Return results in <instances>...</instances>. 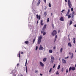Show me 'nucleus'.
I'll return each instance as SVG.
<instances>
[{"instance_id":"62","label":"nucleus","mask_w":76,"mask_h":76,"mask_svg":"<svg viewBox=\"0 0 76 76\" xmlns=\"http://www.w3.org/2000/svg\"><path fill=\"white\" fill-rule=\"evenodd\" d=\"M52 15H53V13H52L51 14V16H52Z\"/></svg>"},{"instance_id":"7","label":"nucleus","mask_w":76,"mask_h":76,"mask_svg":"<svg viewBox=\"0 0 76 76\" xmlns=\"http://www.w3.org/2000/svg\"><path fill=\"white\" fill-rule=\"evenodd\" d=\"M40 50H44V48L42 47V46L41 45H40V48H39Z\"/></svg>"},{"instance_id":"26","label":"nucleus","mask_w":76,"mask_h":76,"mask_svg":"<svg viewBox=\"0 0 76 76\" xmlns=\"http://www.w3.org/2000/svg\"><path fill=\"white\" fill-rule=\"evenodd\" d=\"M28 43H29V42L28 41H26L25 42V43L26 44H28Z\"/></svg>"},{"instance_id":"38","label":"nucleus","mask_w":76,"mask_h":76,"mask_svg":"<svg viewBox=\"0 0 76 76\" xmlns=\"http://www.w3.org/2000/svg\"><path fill=\"white\" fill-rule=\"evenodd\" d=\"M71 10L72 12H73V8H71Z\"/></svg>"},{"instance_id":"43","label":"nucleus","mask_w":76,"mask_h":76,"mask_svg":"<svg viewBox=\"0 0 76 76\" xmlns=\"http://www.w3.org/2000/svg\"><path fill=\"white\" fill-rule=\"evenodd\" d=\"M55 66H56V64H54V66H53V68H54L55 67Z\"/></svg>"},{"instance_id":"14","label":"nucleus","mask_w":76,"mask_h":76,"mask_svg":"<svg viewBox=\"0 0 76 76\" xmlns=\"http://www.w3.org/2000/svg\"><path fill=\"white\" fill-rule=\"evenodd\" d=\"M73 42L74 44H75V42H76V39H75V38H73Z\"/></svg>"},{"instance_id":"6","label":"nucleus","mask_w":76,"mask_h":76,"mask_svg":"<svg viewBox=\"0 0 76 76\" xmlns=\"http://www.w3.org/2000/svg\"><path fill=\"white\" fill-rule=\"evenodd\" d=\"M46 26H47V25L45 24V25H44L42 28V31H45V28H46Z\"/></svg>"},{"instance_id":"44","label":"nucleus","mask_w":76,"mask_h":76,"mask_svg":"<svg viewBox=\"0 0 76 76\" xmlns=\"http://www.w3.org/2000/svg\"><path fill=\"white\" fill-rule=\"evenodd\" d=\"M74 17V15L72 14V18H73V17Z\"/></svg>"},{"instance_id":"41","label":"nucleus","mask_w":76,"mask_h":76,"mask_svg":"<svg viewBox=\"0 0 76 76\" xmlns=\"http://www.w3.org/2000/svg\"><path fill=\"white\" fill-rule=\"evenodd\" d=\"M35 73H38V71L37 70H35Z\"/></svg>"},{"instance_id":"59","label":"nucleus","mask_w":76,"mask_h":76,"mask_svg":"<svg viewBox=\"0 0 76 76\" xmlns=\"http://www.w3.org/2000/svg\"><path fill=\"white\" fill-rule=\"evenodd\" d=\"M20 75H20V76H23V75H22V74H20Z\"/></svg>"},{"instance_id":"18","label":"nucleus","mask_w":76,"mask_h":76,"mask_svg":"<svg viewBox=\"0 0 76 76\" xmlns=\"http://www.w3.org/2000/svg\"><path fill=\"white\" fill-rule=\"evenodd\" d=\"M44 15L45 17L47 15V12H45L44 13Z\"/></svg>"},{"instance_id":"17","label":"nucleus","mask_w":76,"mask_h":76,"mask_svg":"<svg viewBox=\"0 0 76 76\" xmlns=\"http://www.w3.org/2000/svg\"><path fill=\"white\" fill-rule=\"evenodd\" d=\"M40 1H41V0H39L37 3V6H39V4H40Z\"/></svg>"},{"instance_id":"11","label":"nucleus","mask_w":76,"mask_h":76,"mask_svg":"<svg viewBox=\"0 0 76 76\" xmlns=\"http://www.w3.org/2000/svg\"><path fill=\"white\" fill-rule=\"evenodd\" d=\"M62 63L64 64H66V60H64V59H62Z\"/></svg>"},{"instance_id":"25","label":"nucleus","mask_w":76,"mask_h":76,"mask_svg":"<svg viewBox=\"0 0 76 76\" xmlns=\"http://www.w3.org/2000/svg\"><path fill=\"white\" fill-rule=\"evenodd\" d=\"M68 19H69L71 18V16H70L69 15H68Z\"/></svg>"},{"instance_id":"42","label":"nucleus","mask_w":76,"mask_h":76,"mask_svg":"<svg viewBox=\"0 0 76 76\" xmlns=\"http://www.w3.org/2000/svg\"><path fill=\"white\" fill-rule=\"evenodd\" d=\"M37 49H38V47L36 46V50H37Z\"/></svg>"},{"instance_id":"63","label":"nucleus","mask_w":76,"mask_h":76,"mask_svg":"<svg viewBox=\"0 0 76 76\" xmlns=\"http://www.w3.org/2000/svg\"><path fill=\"white\" fill-rule=\"evenodd\" d=\"M69 41H70V39L69 38Z\"/></svg>"},{"instance_id":"46","label":"nucleus","mask_w":76,"mask_h":76,"mask_svg":"<svg viewBox=\"0 0 76 76\" xmlns=\"http://www.w3.org/2000/svg\"><path fill=\"white\" fill-rule=\"evenodd\" d=\"M56 46L54 47L53 48V50H55V49H56Z\"/></svg>"},{"instance_id":"37","label":"nucleus","mask_w":76,"mask_h":76,"mask_svg":"<svg viewBox=\"0 0 76 76\" xmlns=\"http://www.w3.org/2000/svg\"><path fill=\"white\" fill-rule=\"evenodd\" d=\"M72 15H75V12L73 11L72 12Z\"/></svg>"},{"instance_id":"29","label":"nucleus","mask_w":76,"mask_h":76,"mask_svg":"<svg viewBox=\"0 0 76 76\" xmlns=\"http://www.w3.org/2000/svg\"><path fill=\"white\" fill-rule=\"evenodd\" d=\"M27 59H26V63H25V66H26V64H27Z\"/></svg>"},{"instance_id":"64","label":"nucleus","mask_w":76,"mask_h":76,"mask_svg":"<svg viewBox=\"0 0 76 76\" xmlns=\"http://www.w3.org/2000/svg\"><path fill=\"white\" fill-rule=\"evenodd\" d=\"M75 52L76 53V49L75 50Z\"/></svg>"},{"instance_id":"4","label":"nucleus","mask_w":76,"mask_h":76,"mask_svg":"<svg viewBox=\"0 0 76 76\" xmlns=\"http://www.w3.org/2000/svg\"><path fill=\"white\" fill-rule=\"evenodd\" d=\"M51 61H50V63L53 64L54 63V57L53 56H51Z\"/></svg>"},{"instance_id":"10","label":"nucleus","mask_w":76,"mask_h":76,"mask_svg":"<svg viewBox=\"0 0 76 76\" xmlns=\"http://www.w3.org/2000/svg\"><path fill=\"white\" fill-rule=\"evenodd\" d=\"M39 64H40V66H42V67H43V66H44V64H43L41 62H40Z\"/></svg>"},{"instance_id":"19","label":"nucleus","mask_w":76,"mask_h":76,"mask_svg":"<svg viewBox=\"0 0 76 76\" xmlns=\"http://www.w3.org/2000/svg\"><path fill=\"white\" fill-rule=\"evenodd\" d=\"M46 60H47V58H44L43 59V61H44V62H45V61H46Z\"/></svg>"},{"instance_id":"24","label":"nucleus","mask_w":76,"mask_h":76,"mask_svg":"<svg viewBox=\"0 0 76 76\" xmlns=\"http://www.w3.org/2000/svg\"><path fill=\"white\" fill-rule=\"evenodd\" d=\"M49 7H51V3H49Z\"/></svg>"},{"instance_id":"9","label":"nucleus","mask_w":76,"mask_h":76,"mask_svg":"<svg viewBox=\"0 0 76 76\" xmlns=\"http://www.w3.org/2000/svg\"><path fill=\"white\" fill-rule=\"evenodd\" d=\"M69 54H70V55H71V58H73V53H69Z\"/></svg>"},{"instance_id":"36","label":"nucleus","mask_w":76,"mask_h":76,"mask_svg":"<svg viewBox=\"0 0 76 76\" xmlns=\"http://www.w3.org/2000/svg\"><path fill=\"white\" fill-rule=\"evenodd\" d=\"M50 20V19H49V18H48L47 19V22H48Z\"/></svg>"},{"instance_id":"15","label":"nucleus","mask_w":76,"mask_h":76,"mask_svg":"<svg viewBox=\"0 0 76 76\" xmlns=\"http://www.w3.org/2000/svg\"><path fill=\"white\" fill-rule=\"evenodd\" d=\"M28 26L29 27V28H30L31 29H32V28H33V26H31V25H28Z\"/></svg>"},{"instance_id":"22","label":"nucleus","mask_w":76,"mask_h":76,"mask_svg":"<svg viewBox=\"0 0 76 76\" xmlns=\"http://www.w3.org/2000/svg\"><path fill=\"white\" fill-rule=\"evenodd\" d=\"M43 22V21L42 20L41 21L40 23L41 25H43V24H44L43 23H42V22Z\"/></svg>"},{"instance_id":"32","label":"nucleus","mask_w":76,"mask_h":76,"mask_svg":"<svg viewBox=\"0 0 76 76\" xmlns=\"http://www.w3.org/2000/svg\"><path fill=\"white\" fill-rule=\"evenodd\" d=\"M52 70V68H51L50 69L49 71L50 73V72H51Z\"/></svg>"},{"instance_id":"57","label":"nucleus","mask_w":76,"mask_h":76,"mask_svg":"<svg viewBox=\"0 0 76 76\" xmlns=\"http://www.w3.org/2000/svg\"><path fill=\"white\" fill-rule=\"evenodd\" d=\"M17 66H19V64H17Z\"/></svg>"},{"instance_id":"21","label":"nucleus","mask_w":76,"mask_h":76,"mask_svg":"<svg viewBox=\"0 0 76 76\" xmlns=\"http://www.w3.org/2000/svg\"><path fill=\"white\" fill-rule=\"evenodd\" d=\"M72 23H73V22L72 21V20L70 21V23H69L70 26V25H71Z\"/></svg>"},{"instance_id":"56","label":"nucleus","mask_w":76,"mask_h":76,"mask_svg":"<svg viewBox=\"0 0 76 76\" xmlns=\"http://www.w3.org/2000/svg\"><path fill=\"white\" fill-rule=\"evenodd\" d=\"M74 26H75V27H76V24H75L74 25Z\"/></svg>"},{"instance_id":"53","label":"nucleus","mask_w":76,"mask_h":76,"mask_svg":"<svg viewBox=\"0 0 76 76\" xmlns=\"http://www.w3.org/2000/svg\"><path fill=\"white\" fill-rule=\"evenodd\" d=\"M40 76H42V74H40Z\"/></svg>"},{"instance_id":"13","label":"nucleus","mask_w":76,"mask_h":76,"mask_svg":"<svg viewBox=\"0 0 76 76\" xmlns=\"http://www.w3.org/2000/svg\"><path fill=\"white\" fill-rule=\"evenodd\" d=\"M60 20L61 21H63L64 20V19H63V17H61L60 18Z\"/></svg>"},{"instance_id":"50","label":"nucleus","mask_w":76,"mask_h":76,"mask_svg":"<svg viewBox=\"0 0 76 76\" xmlns=\"http://www.w3.org/2000/svg\"><path fill=\"white\" fill-rule=\"evenodd\" d=\"M47 9V7L45 6V10H46Z\"/></svg>"},{"instance_id":"49","label":"nucleus","mask_w":76,"mask_h":76,"mask_svg":"<svg viewBox=\"0 0 76 76\" xmlns=\"http://www.w3.org/2000/svg\"><path fill=\"white\" fill-rule=\"evenodd\" d=\"M63 70H64V69H63V68L62 69V70H61V71L62 72H63Z\"/></svg>"},{"instance_id":"1","label":"nucleus","mask_w":76,"mask_h":76,"mask_svg":"<svg viewBox=\"0 0 76 76\" xmlns=\"http://www.w3.org/2000/svg\"><path fill=\"white\" fill-rule=\"evenodd\" d=\"M75 70V67L73 66L70 67L69 69V72H70L71 70H72V71H74Z\"/></svg>"},{"instance_id":"54","label":"nucleus","mask_w":76,"mask_h":76,"mask_svg":"<svg viewBox=\"0 0 76 76\" xmlns=\"http://www.w3.org/2000/svg\"><path fill=\"white\" fill-rule=\"evenodd\" d=\"M65 1L66 2H67V0H65Z\"/></svg>"},{"instance_id":"58","label":"nucleus","mask_w":76,"mask_h":76,"mask_svg":"<svg viewBox=\"0 0 76 76\" xmlns=\"http://www.w3.org/2000/svg\"><path fill=\"white\" fill-rule=\"evenodd\" d=\"M37 23H38V20L37 21Z\"/></svg>"},{"instance_id":"30","label":"nucleus","mask_w":76,"mask_h":76,"mask_svg":"<svg viewBox=\"0 0 76 76\" xmlns=\"http://www.w3.org/2000/svg\"><path fill=\"white\" fill-rule=\"evenodd\" d=\"M35 39H36V38H34L33 40V44L34 43V42H35Z\"/></svg>"},{"instance_id":"34","label":"nucleus","mask_w":76,"mask_h":76,"mask_svg":"<svg viewBox=\"0 0 76 76\" xmlns=\"http://www.w3.org/2000/svg\"><path fill=\"white\" fill-rule=\"evenodd\" d=\"M38 19L39 20H40V19H41V15H39Z\"/></svg>"},{"instance_id":"45","label":"nucleus","mask_w":76,"mask_h":76,"mask_svg":"<svg viewBox=\"0 0 76 76\" xmlns=\"http://www.w3.org/2000/svg\"><path fill=\"white\" fill-rule=\"evenodd\" d=\"M15 70H13L12 71V72L13 75V74H14V73H13V72H15Z\"/></svg>"},{"instance_id":"55","label":"nucleus","mask_w":76,"mask_h":76,"mask_svg":"<svg viewBox=\"0 0 76 76\" xmlns=\"http://www.w3.org/2000/svg\"><path fill=\"white\" fill-rule=\"evenodd\" d=\"M69 58V56H67V57L66 58Z\"/></svg>"},{"instance_id":"23","label":"nucleus","mask_w":76,"mask_h":76,"mask_svg":"<svg viewBox=\"0 0 76 76\" xmlns=\"http://www.w3.org/2000/svg\"><path fill=\"white\" fill-rule=\"evenodd\" d=\"M26 73H28V69L27 68V66H26Z\"/></svg>"},{"instance_id":"8","label":"nucleus","mask_w":76,"mask_h":76,"mask_svg":"<svg viewBox=\"0 0 76 76\" xmlns=\"http://www.w3.org/2000/svg\"><path fill=\"white\" fill-rule=\"evenodd\" d=\"M44 31H42V30L41 31V34H42L43 33V35L44 36V35H45V34H46V32H44Z\"/></svg>"},{"instance_id":"3","label":"nucleus","mask_w":76,"mask_h":76,"mask_svg":"<svg viewBox=\"0 0 76 76\" xmlns=\"http://www.w3.org/2000/svg\"><path fill=\"white\" fill-rule=\"evenodd\" d=\"M68 3L69 8H71L72 7V4H71L70 0H68Z\"/></svg>"},{"instance_id":"40","label":"nucleus","mask_w":76,"mask_h":76,"mask_svg":"<svg viewBox=\"0 0 76 76\" xmlns=\"http://www.w3.org/2000/svg\"><path fill=\"white\" fill-rule=\"evenodd\" d=\"M57 35H56V36H55L56 39H57Z\"/></svg>"},{"instance_id":"35","label":"nucleus","mask_w":76,"mask_h":76,"mask_svg":"<svg viewBox=\"0 0 76 76\" xmlns=\"http://www.w3.org/2000/svg\"><path fill=\"white\" fill-rule=\"evenodd\" d=\"M62 50H63V48H61V50H60V52L61 53H62Z\"/></svg>"},{"instance_id":"16","label":"nucleus","mask_w":76,"mask_h":76,"mask_svg":"<svg viewBox=\"0 0 76 76\" xmlns=\"http://www.w3.org/2000/svg\"><path fill=\"white\" fill-rule=\"evenodd\" d=\"M68 45L69 47H72V45L71 44V43H68Z\"/></svg>"},{"instance_id":"28","label":"nucleus","mask_w":76,"mask_h":76,"mask_svg":"<svg viewBox=\"0 0 76 76\" xmlns=\"http://www.w3.org/2000/svg\"><path fill=\"white\" fill-rule=\"evenodd\" d=\"M60 65H59L58 66L57 69H58V70L60 69Z\"/></svg>"},{"instance_id":"12","label":"nucleus","mask_w":76,"mask_h":76,"mask_svg":"<svg viewBox=\"0 0 76 76\" xmlns=\"http://www.w3.org/2000/svg\"><path fill=\"white\" fill-rule=\"evenodd\" d=\"M18 57H19V58L20 57V52L19 51V53L18 54Z\"/></svg>"},{"instance_id":"33","label":"nucleus","mask_w":76,"mask_h":76,"mask_svg":"<svg viewBox=\"0 0 76 76\" xmlns=\"http://www.w3.org/2000/svg\"><path fill=\"white\" fill-rule=\"evenodd\" d=\"M65 11V10H63L61 12L62 13H63V12H64Z\"/></svg>"},{"instance_id":"27","label":"nucleus","mask_w":76,"mask_h":76,"mask_svg":"<svg viewBox=\"0 0 76 76\" xmlns=\"http://www.w3.org/2000/svg\"><path fill=\"white\" fill-rule=\"evenodd\" d=\"M36 18H37V19H38V18H39V15H38L37 14L36 15Z\"/></svg>"},{"instance_id":"5","label":"nucleus","mask_w":76,"mask_h":76,"mask_svg":"<svg viewBox=\"0 0 76 76\" xmlns=\"http://www.w3.org/2000/svg\"><path fill=\"white\" fill-rule=\"evenodd\" d=\"M51 34L53 36H54V35L57 34V31L56 30H54L53 31Z\"/></svg>"},{"instance_id":"2","label":"nucleus","mask_w":76,"mask_h":76,"mask_svg":"<svg viewBox=\"0 0 76 76\" xmlns=\"http://www.w3.org/2000/svg\"><path fill=\"white\" fill-rule=\"evenodd\" d=\"M41 39H42V37L41 36H40L39 37V38H38V44H39L41 43Z\"/></svg>"},{"instance_id":"39","label":"nucleus","mask_w":76,"mask_h":76,"mask_svg":"<svg viewBox=\"0 0 76 76\" xmlns=\"http://www.w3.org/2000/svg\"><path fill=\"white\" fill-rule=\"evenodd\" d=\"M66 73H68V69H66Z\"/></svg>"},{"instance_id":"47","label":"nucleus","mask_w":76,"mask_h":76,"mask_svg":"<svg viewBox=\"0 0 76 76\" xmlns=\"http://www.w3.org/2000/svg\"><path fill=\"white\" fill-rule=\"evenodd\" d=\"M59 73H58V71H57L56 72V75H59Z\"/></svg>"},{"instance_id":"48","label":"nucleus","mask_w":76,"mask_h":76,"mask_svg":"<svg viewBox=\"0 0 76 76\" xmlns=\"http://www.w3.org/2000/svg\"><path fill=\"white\" fill-rule=\"evenodd\" d=\"M68 15H69V14H67V13L66 14V15H65L66 16H68Z\"/></svg>"},{"instance_id":"51","label":"nucleus","mask_w":76,"mask_h":76,"mask_svg":"<svg viewBox=\"0 0 76 76\" xmlns=\"http://www.w3.org/2000/svg\"><path fill=\"white\" fill-rule=\"evenodd\" d=\"M45 3H46V0H44Z\"/></svg>"},{"instance_id":"60","label":"nucleus","mask_w":76,"mask_h":76,"mask_svg":"<svg viewBox=\"0 0 76 76\" xmlns=\"http://www.w3.org/2000/svg\"><path fill=\"white\" fill-rule=\"evenodd\" d=\"M56 41V39L54 41V42H55Z\"/></svg>"},{"instance_id":"52","label":"nucleus","mask_w":76,"mask_h":76,"mask_svg":"<svg viewBox=\"0 0 76 76\" xmlns=\"http://www.w3.org/2000/svg\"><path fill=\"white\" fill-rule=\"evenodd\" d=\"M52 27H53V28H54V24H52Z\"/></svg>"},{"instance_id":"20","label":"nucleus","mask_w":76,"mask_h":76,"mask_svg":"<svg viewBox=\"0 0 76 76\" xmlns=\"http://www.w3.org/2000/svg\"><path fill=\"white\" fill-rule=\"evenodd\" d=\"M52 50H49V53H50V54H51V53H52Z\"/></svg>"},{"instance_id":"31","label":"nucleus","mask_w":76,"mask_h":76,"mask_svg":"<svg viewBox=\"0 0 76 76\" xmlns=\"http://www.w3.org/2000/svg\"><path fill=\"white\" fill-rule=\"evenodd\" d=\"M69 13H70V10L68 9V12H67V14H69Z\"/></svg>"},{"instance_id":"61","label":"nucleus","mask_w":76,"mask_h":76,"mask_svg":"<svg viewBox=\"0 0 76 76\" xmlns=\"http://www.w3.org/2000/svg\"><path fill=\"white\" fill-rule=\"evenodd\" d=\"M21 54H23V52H22L21 53Z\"/></svg>"}]
</instances>
